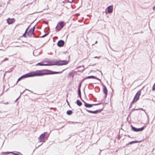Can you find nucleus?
I'll use <instances>...</instances> for the list:
<instances>
[{
  "label": "nucleus",
  "instance_id": "nucleus-4",
  "mask_svg": "<svg viewBox=\"0 0 155 155\" xmlns=\"http://www.w3.org/2000/svg\"><path fill=\"white\" fill-rule=\"evenodd\" d=\"M141 91L140 90L137 91L134 97L132 103H134L137 102L139 99V97L141 94Z\"/></svg>",
  "mask_w": 155,
  "mask_h": 155
},
{
  "label": "nucleus",
  "instance_id": "nucleus-29",
  "mask_svg": "<svg viewBox=\"0 0 155 155\" xmlns=\"http://www.w3.org/2000/svg\"><path fill=\"white\" fill-rule=\"evenodd\" d=\"M74 0H71V2H73Z\"/></svg>",
  "mask_w": 155,
  "mask_h": 155
},
{
  "label": "nucleus",
  "instance_id": "nucleus-8",
  "mask_svg": "<svg viewBox=\"0 0 155 155\" xmlns=\"http://www.w3.org/2000/svg\"><path fill=\"white\" fill-rule=\"evenodd\" d=\"M144 127H143L141 128L137 129L134 127H132V130L133 131H135V132H138V131H141L144 129Z\"/></svg>",
  "mask_w": 155,
  "mask_h": 155
},
{
  "label": "nucleus",
  "instance_id": "nucleus-3",
  "mask_svg": "<svg viewBox=\"0 0 155 155\" xmlns=\"http://www.w3.org/2000/svg\"><path fill=\"white\" fill-rule=\"evenodd\" d=\"M65 23L64 21L59 22L55 28L56 31H60L65 25Z\"/></svg>",
  "mask_w": 155,
  "mask_h": 155
},
{
  "label": "nucleus",
  "instance_id": "nucleus-10",
  "mask_svg": "<svg viewBox=\"0 0 155 155\" xmlns=\"http://www.w3.org/2000/svg\"><path fill=\"white\" fill-rule=\"evenodd\" d=\"M107 12L109 13H111L113 11V6H110L107 8Z\"/></svg>",
  "mask_w": 155,
  "mask_h": 155
},
{
  "label": "nucleus",
  "instance_id": "nucleus-7",
  "mask_svg": "<svg viewBox=\"0 0 155 155\" xmlns=\"http://www.w3.org/2000/svg\"><path fill=\"white\" fill-rule=\"evenodd\" d=\"M45 133L41 134L39 137V139L40 142H45Z\"/></svg>",
  "mask_w": 155,
  "mask_h": 155
},
{
  "label": "nucleus",
  "instance_id": "nucleus-13",
  "mask_svg": "<svg viewBox=\"0 0 155 155\" xmlns=\"http://www.w3.org/2000/svg\"><path fill=\"white\" fill-rule=\"evenodd\" d=\"M103 109V108H102V109L100 110H96L95 111H92L88 110H87V111L88 112H89V113H91L96 114L98 112H101L102 110Z\"/></svg>",
  "mask_w": 155,
  "mask_h": 155
},
{
  "label": "nucleus",
  "instance_id": "nucleus-6",
  "mask_svg": "<svg viewBox=\"0 0 155 155\" xmlns=\"http://www.w3.org/2000/svg\"><path fill=\"white\" fill-rule=\"evenodd\" d=\"M15 21V19L14 18H8L7 19V22L9 25L13 23Z\"/></svg>",
  "mask_w": 155,
  "mask_h": 155
},
{
  "label": "nucleus",
  "instance_id": "nucleus-16",
  "mask_svg": "<svg viewBox=\"0 0 155 155\" xmlns=\"http://www.w3.org/2000/svg\"><path fill=\"white\" fill-rule=\"evenodd\" d=\"M76 102L77 104L79 106H81L82 104V103L79 100H77Z\"/></svg>",
  "mask_w": 155,
  "mask_h": 155
},
{
  "label": "nucleus",
  "instance_id": "nucleus-23",
  "mask_svg": "<svg viewBox=\"0 0 155 155\" xmlns=\"http://www.w3.org/2000/svg\"><path fill=\"white\" fill-rule=\"evenodd\" d=\"M8 59L7 58H6L4 60V61H8Z\"/></svg>",
  "mask_w": 155,
  "mask_h": 155
},
{
  "label": "nucleus",
  "instance_id": "nucleus-30",
  "mask_svg": "<svg viewBox=\"0 0 155 155\" xmlns=\"http://www.w3.org/2000/svg\"><path fill=\"white\" fill-rule=\"evenodd\" d=\"M94 58H97V57H95Z\"/></svg>",
  "mask_w": 155,
  "mask_h": 155
},
{
  "label": "nucleus",
  "instance_id": "nucleus-22",
  "mask_svg": "<svg viewBox=\"0 0 155 155\" xmlns=\"http://www.w3.org/2000/svg\"><path fill=\"white\" fill-rule=\"evenodd\" d=\"M155 90V83L154 84V85L153 86L152 90L154 91Z\"/></svg>",
  "mask_w": 155,
  "mask_h": 155
},
{
  "label": "nucleus",
  "instance_id": "nucleus-12",
  "mask_svg": "<svg viewBox=\"0 0 155 155\" xmlns=\"http://www.w3.org/2000/svg\"><path fill=\"white\" fill-rule=\"evenodd\" d=\"M28 75V73L26 74H25L22 76L21 77H20L19 78L17 81V83L18 82L20 81L22 78H26L28 77H29Z\"/></svg>",
  "mask_w": 155,
  "mask_h": 155
},
{
  "label": "nucleus",
  "instance_id": "nucleus-17",
  "mask_svg": "<svg viewBox=\"0 0 155 155\" xmlns=\"http://www.w3.org/2000/svg\"><path fill=\"white\" fill-rule=\"evenodd\" d=\"M67 114L68 115H70L72 114L73 112L71 110H68L67 111Z\"/></svg>",
  "mask_w": 155,
  "mask_h": 155
},
{
  "label": "nucleus",
  "instance_id": "nucleus-27",
  "mask_svg": "<svg viewBox=\"0 0 155 155\" xmlns=\"http://www.w3.org/2000/svg\"><path fill=\"white\" fill-rule=\"evenodd\" d=\"M11 153V152H7L5 153V154H8V153Z\"/></svg>",
  "mask_w": 155,
  "mask_h": 155
},
{
  "label": "nucleus",
  "instance_id": "nucleus-18",
  "mask_svg": "<svg viewBox=\"0 0 155 155\" xmlns=\"http://www.w3.org/2000/svg\"><path fill=\"white\" fill-rule=\"evenodd\" d=\"M86 78V79L92 78V79H96V78L94 76H88V77H87Z\"/></svg>",
  "mask_w": 155,
  "mask_h": 155
},
{
  "label": "nucleus",
  "instance_id": "nucleus-14",
  "mask_svg": "<svg viewBox=\"0 0 155 155\" xmlns=\"http://www.w3.org/2000/svg\"><path fill=\"white\" fill-rule=\"evenodd\" d=\"M84 106L86 107H91L93 105V104H87L85 102H84Z\"/></svg>",
  "mask_w": 155,
  "mask_h": 155
},
{
  "label": "nucleus",
  "instance_id": "nucleus-1",
  "mask_svg": "<svg viewBox=\"0 0 155 155\" xmlns=\"http://www.w3.org/2000/svg\"><path fill=\"white\" fill-rule=\"evenodd\" d=\"M64 71V70L61 71L54 72L48 70L43 69L37 70L35 71H32L28 73V74L29 77H31L35 76H41L45 75L61 74V73Z\"/></svg>",
  "mask_w": 155,
  "mask_h": 155
},
{
  "label": "nucleus",
  "instance_id": "nucleus-15",
  "mask_svg": "<svg viewBox=\"0 0 155 155\" xmlns=\"http://www.w3.org/2000/svg\"><path fill=\"white\" fill-rule=\"evenodd\" d=\"M141 141H132L129 142L128 144H127V145L131 144H132L133 143H140V142H141Z\"/></svg>",
  "mask_w": 155,
  "mask_h": 155
},
{
  "label": "nucleus",
  "instance_id": "nucleus-11",
  "mask_svg": "<svg viewBox=\"0 0 155 155\" xmlns=\"http://www.w3.org/2000/svg\"><path fill=\"white\" fill-rule=\"evenodd\" d=\"M57 45H58L59 47H62L64 45V42L63 41L60 40L58 42Z\"/></svg>",
  "mask_w": 155,
  "mask_h": 155
},
{
  "label": "nucleus",
  "instance_id": "nucleus-9",
  "mask_svg": "<svg viewBox=\"0 0 155 155\" xmlns=\"http://www.w3.org/2000/svg\"><path fill=\"white\" fill-rule=\"evenodd\" d=\"M103 91L104 93L105 94V96L106 97L107 95L108 91L107 87L105 85L103 86Z\"/></svg>",
  "mask_w": 155,
  "mask_h": 155
},
{
  "label": "nucleus",
  "instance_id": "nucleus-28",
  "mask_svg": "<svg viewBox=\"0 0 155 155\" xmlns=\"http://www.w3.org/2000/svg\"><path fill=\"white\" fill-rule=\"evenodd\" d=\"M67 101V102L68 103V104H69V103H68V101Z\"/></svg>",
  "mask_w": 155,
  "mask_h": 155
},
{
  "label": "nucleus",
  "instance_id": "nucleus-20",
  "mask_svg": "<svg viewBox=\"0 0 155 155\" xmlns=\"http://www.w3.org/2000/svg\"><path fill=\"white\" fill-rule=\"evenodd\" d=\"M28 28H27L26 29V30L25 31V33H24L23 34V37H25V38L27 37L26 35V33H27V31H28Z\"/></svg>",
  "mask_w": 155,
  "mask_h": 155
},
{
  "label": "nucleus",
  "instance_id": "nucleus-25",
  "mask_svg": "<svg viewBox=\"0 0 155 155\" xmlns=\"http://www.w3.org/2000/svg\"><path fill=\"white\" fill-rule=\"evenodd\" d=\"M81 84L80 83L79 84V88H80H80H81Z\"/></svg>",
  "mask_w": 155,
  "mask_h": 155
},
{
  "label": "nucleus",
  "instance_id": "nucleus-21",
  "mask_svg": "<svg viewBox=\"0 0 155 155\" xmlns=\"http://www.w3.org/2000/svg\"><path fill=\"white\" fill-rule=\"evenodd\" d=\"M78 94L80 97H81V90L80 88H78Z\"/></svg>",
  "mask_w": 155,
  "mask_h": 155
},
{
  "label": "nucleus",
  "instance_id": "nucleus-24",
  "mask_svg": "<svg viewBox=\"0 0 155 155\" xmlns=\"http://www.w3.org/2000/svg\"><path fill=\"white\" fill-rule=\"evenodd\" d=\"M47 35V34H45L44 35L42 36H41V37H44L45 36H46Z\"/></svg>",
  "mask_w": 155,
  "mask_h": 155
},
{
  "label": "nucleus",
  "instance_id": "nucleus-26",
  "mask_svg": "<svg viewBox=\"0 0 155 155\" xmlns=\"http://www.w3.org/2000/svg\"><path fill=\"white\" fill-rule=\"evenodd\" d=\"M72 74V73H69L68 74V75L69 76H71Z\"/></svg>",
  "mask_w": 155,
  "mask_h": 155
},
{
  "label": "nucleus",
  "instance_id": "nucleus-5",
  "mask_svg": "<svg viewBox=\"0 0 155 155\" xmlns=\"http://www.w3.org/2000/svg\"><path fill=\"white\" fill-rule=\"evenodd\" d=\"M35 27H34L31 28L27 32V35L28 37H31L32 35H34Z\"/></svg>",
  "mask_w": 155,
  "mask_h": 155
},
{
  "label": "nucleus",
  "instance_id": "nucleus-19",
  "mask_svg": "<svg viewBox=\"0 0 155 155\" xmlns=\"http://www.w3.org/2000/svg\"><path fill=\"white\" fill-rule=\"evenodd\" d=\"M41 65V66H47L48 65V64H43L41 63H38L36 65Z\"/></svg>",
  "mask_w": 155,
  "mask_h": 155
},
{
  "label": "nucleus",
  "instance_id": "nucleus-2",
  "mask_svg": "<svg viewBox=\"0 0 155 155\" xmlns=\"http://www.w3.org/2000/svg\"><path fill=\"white\" fill-rule=\"evenodd\" d=\"M68 61L66 60L56 61L54 62L52 65H61L67 64L68 63Z\"/></svg>",
  "mask_w": 155,
  "mask_h": 155
}]
</instances>
